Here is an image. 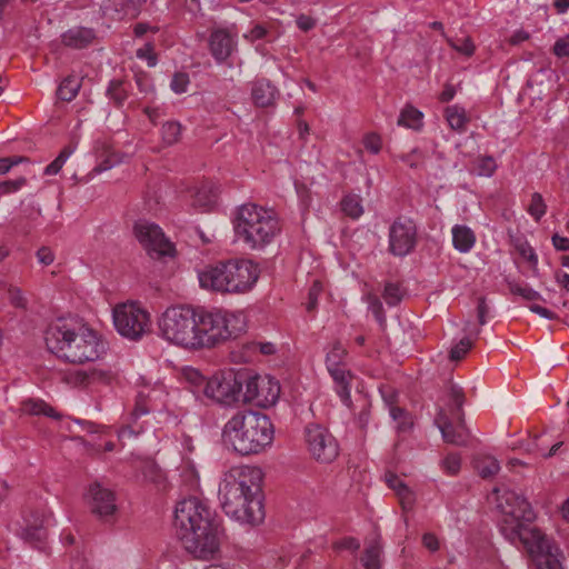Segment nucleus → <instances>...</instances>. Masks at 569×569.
Instances as JSON below:
<instances>
[{"instance_id": "2eb2a0df", "label": "nucleus", "mask_w": 569, "mask_h": 569, "mask_svg": "<svg viewBox=\"0 0 569 569\" xmlns=\"http://www.w3.org/2000/svg\"><path fill=\"white\" fill-rule=\"evenodd\" d=\"M91 512L104 525H113L118 519V506L112 490L94 482L89 487Z\"/></svg>"}, {"instance_id": "0eeeda50", "label": "nucleus", "mask_w": 569, "mask_h": 569, "mask_svg": "<svg viewBox=\"0 0 569 569\" xmlns=\"http://www.w3.org/2000/svg\"><path fill=\"white\" fill-rule=\"evenodd\" d=\"M258 278V266L247 259L218 261L198 271L200 287L221 295L246 293Z\"/></svg>"}, {"instance_id": "58836bf2", "label": "nucleus", "mask_w": 569, "mask_h": 569, "mask_svg": "<svg viewBox=\"0 0 569 569\" xmlns=\"http://www.w3.org/2000/svg\"><path fill=\"white\" fill-rule=\"evenodd\" d=\"M108 96L117 106H121L128 98L127 83L122 80H112L108 87Z\"/></svg>"}, {"instance_id": "5701e85b", "label": "nucleus", "mask_w": 569, "mask_h": 569, "mask_svg": "<svg viewBox=\"0 0 569 569\" xmlns=\"http://www.w3.org/2000/svg\"><path fill=\"white\" fill-rule=\"evenodd\" d=\"M330 376L336 383V391L343 403L348 405L351 401L350 397V382L352 373L347 367L328 369Z\"/></svg>"}, {"instance_id": "f03ea898", "label": "nucleus", "mask_w": 569, "mask_h": 569, "mask_svg": "<svg viewBox=\"0 0 569 569\" xmlns=\"http://www.w3.org/2000/svg\"><path fill=\"white\" fill-rule=\"evenodd\" d=\"M502 512L500 531L511 543H520L539 569H563L562 552L555 541L531 522L535 512L530 503L515 491L498 497Z\"/></svg>"}, {"instance_id": "338daca9", "label": "nucleus", "mask_w": 569, "mask_h": 569, "mask_svg": "<svg viewBox=\"0 0 569 569\" xmlns=\"http://www.w3.org/2000/svg\"><path fill=\"white\" fill-rule=\"evenodd\" d=\"M422 545L431 552L439 550L440 547L438 538L431 532H427L422 536Z\"/></svg>"}, {"instance_id": "774afa93", "label": "nucleus", "mask_w": 569, "mask_h": 569, "mask_svg": "<svg viewBox=\"0 0 569 569\" xmlns=\"http://www.w3.org/2000/svg\"><path fill=\"white\" fill-rule=\"evenodd\" d=\"M37 258H38L39 262L44 264V266L51 264L53 262V260H54L53 252L48 247H41L37 251Z\"/></svg>"}, {"instance_id": "864d4df0", "label": "nucleus", "mask_w": 569, "mask_h": 569, "mask_svg": "<svg viewBox=\"0 0 569 569\" xmlns=\"http://www.w3.org/2000/svg\"><path fill=\"white\" fill-rule=\"evenodd\" d=\"M396 495H397L399 502L403 510L412 509L416 498H415V493L407 485L401 490H399Z\"/></svg>"}, {"instance_id": "c756f323", "label": "nucleus", "mask_w": 569, "mask_h": 569, "mask_svg": "<svg viewBox=\"0 0 569 569\" xmlns=\"http://www.w3.org/2000/svg\"><path fill=\"white\" fill-rule=\"evenodd\" d=\"M348 352L340 341H335L326 357L327 369L347 367L346 357Z\"/></svg>"}, {"instance_id": "f704fd0d", "label": "nucleus", "mask_w": 569, "mask_h": 569, "mask_svg": "<svg viewBox=\"0 0 569 569\" xmlns=\"http://www.w3.org/2000/svg\"><path fill=\"white\" fill-rule=\"evenodd\" d=\"M119 18L137 17L142 4L141 0H111Z\"/></svg>"}, {"instance_id": "5fc2aeb1", "label": "nucleus", "mask_w": 569, "mask_h": 569, "mask_svg": "<svg viewBox=\"0 0 569 569\" xmlns=\"http://www.w3.org/2000/svg\"><path fill=\"white\" fill-rule=\"evenodd\" d=\"M136 54L139 59L147 60L149 67L157 64V54L151 43H146L142 48H139Z\"/></svg>"}, {"instance_id": "9d476101", "label": "nucleus", "mask_w": 569, "mask_h": 569, "mask_svg": "<svg viewBox=\"0 0 569 569\" xmlns=\"http://www.w3.org/2000/svg\"><path fill=\"white\" fill-rule=\"evenodd\" d=\"M303 436L308 452L318 462L330 463L338 457V442L325 426L310 422L305 427Z\"/></svg>"}, {"instance_id": "a211bd4d", "label": "nucleus", "mask_w": 569, "mask_h": 569, "mask_svg": "<svg viewBox=\"0 0 569 569\" xmlns=\"http://www.w3.org/2000/svg\"><path fill=\"white\" fill-rule=\"evenodd\" d=\"M435 422L446 442L456 446L467 445L469 431L466 428L465 418H462V421H458L452 416H448L446 409L441 408L438 410Z\"/></svg>"}, {"instance_id": "c03bdc74", "label": "nucleus", "mask_w": 569, "mask_h": 569, "mask_svg": "<svg viewBox=\"0 0 569 569\" xmlns=\"http://www.w3.org/2000/svg\"><path fill=\"white\" fill-rule=\"evenodd\" d=\"M447 42L453 50L466 57H471L476 51V46L470 37H465L457 41L447 39Z\"/></svg>"}, {"instance_id": "f3484780", "label": "nucleus", "mask_w": 569, "mask_h": 569, "mask_svg": "<svg viewBox=\"0 0 569 569\" xmlns=\"http://www.w3.org/2000/svg\"><path fill=\"white\" fill-rule=\"evenodd\" d=\"M44 516L39 511H28L23 515V526L19 536L27 543L39 550H44L47 529Z\"/></svg>"}, {"instance_id": "680f3d73", "label": "nucleus", "mask_w": 569, "mask_h": 569, "mask_svg": "<svg viewBox=\"0 0 569 569\" xmlns=\"http://www.w3.org/2000/svg\"><path fill=\"white\" fill-rule=\"evenodd\" d=\"M186 379L196 387L206 386L208 381L199 370L193 368H187L183 372Z\"/></svg>"}, {"instance_id": "72a5a7b5", "label": "nucleus", "mask_w": 569, "mask_h": 569, "mask_svg": "<svg viewBox=\"0 0 569 569\" xmlns=\"http://www.w3.org/2000/svg\"><path fill=\"white\" fill-rule=\"evenodd\" d=\"M362 200L357 194L345 196L341 200V210L351 219H358L363 213Z\"/></svg>"}, {"instance_id": "aec40b11", "label": "nucleus", "mask_w": 569, "mask_h": 569, "mask_svg": "<svg viewBox=\"0 0 569 569\" xmlns=\"http://www.w3.org/2000/svg\"><path fill=\"white\" fill-rule=\"evenodd\" d=\"M96 39L94 30L86 27H73L61 34L62 43L71 49H83Z\"/></svg>"}, {"instance_id": "1a4fd4ad", "label": "nucleus", "mask_w": 569, "mask_h": 569, "mask_svg": "<svg viewBox=\"0 0 569 569\" xmlns=\"http://www.w3.org/2000/svg\"><path fill=\"white\" fill-rule=\"evenodd\" d=\"M112 316L117 331L129 340L137 341L150 330V313L137 302L117 305Z\"/></svg>"}, {"instance_id": "dca6fc26", "label": "nucleus", "mask_w": 569, "mask_h": 569, "mask_svg": "<svg viewBox=\"0 0 569 569\" xmlns=\"http://www.w3.org/2000/svg\"><path fill=\"white\" fill-rule=\"evenodd\" d=\"M208 49L214 61L219 64L227 63L238 51V33L229 28H213L208 38Z\"/></svg>"}, {"instance_id": "c85d7f7f", "label": "nucleus", "mask_w": 569, "mask_h": 569, "mask_svg": "<svg viewBox=\"0 0 569 569\" xmlns=\"http://www.w3.org/2000/svg\"><path fill=\"white\" fill-rule=\"evenodd\" d=\"M22 410L29 415L33 416H47L50 418H59L60 416L57 413L54 408L48 405L46 401L41 399H28L22 402Z\"/></svg>"}, {"instance_id": "a19ab883", "label": "nucleus", "mask_w": 569, "mask_h": 569, "mask_svg": "<svg viewBox=\"0 0 569 569\" xmlns=\"http://www.w3.org/2000/svg\"><path fill=\"white\" fill-rule=\"evenodd\" d=\"M74 151V148L71 147V146H66L61 151L60 153L58 154V157L51 162L49 163L46 169H44V173L48 174V176H53V174H57L60 172V170L62 169L63 164L66 163V161L68 160V158L73 153Z\"/></svg>"}, {"instance_id": "a878e982", "label": "nucleus", "mask_w": 569, "mask_h": 569, "mask_svg": "<svg viewBox=\"0 0 569 569\" xmlns=\"http://www.w3.org/2000/svg\"><path fill=\"white\" fill-rule=\"evenodd\" d=\"M149 412H150V408H149L148 398L142 393L138 395V397L136 399L134 408H133L132 412L130 413V422L128 423L127 429L130 432L139 433L143 427L139 426L137 423L138 419H140L142 416L148 415Z\"/></svg>"}, {"instance_id": "a18cd8bd", "label": "nucleus", "mask_w": 569, "mask_h": 569, "mask_svg": "<svg viewBox=\"0 0 569 569\" xmlns=\"http://www.w3.org/2000/svg\"><path fill=\"white\" fill-rule=\"evenodd\" d=\"M382 297L387 305L397 306L402 299V291L398 283L388 282L385 286Z\"/></svg>"}, {"instance_id": "f8f14e48", "label": "nucleus", "mask_w": 569, "mask_h": 569, "mask_svg": "<svg viewBox=\"0 0 569 569\" xmlns=\"http://www.w3.org/2000/svg\"><path fill=\"white\" fill-rule=\"evenodd\" d=\"M134 236L151 258H173L176 248L156 223L141 220L133 227Z\"/></svg>"}, {"instance_id": "0e129e2a", "label": "nucleus", "mask_w": 569, "mask_h": 569, "mask_svg": "<svg viewBox=\"0 0 569 569\" xmlns=\"http://www.w3.org/2000/svg\"><path fill=\"white\" fill-rule=\"evenodd\" d=\"M553 53L560 58L569 56V33L556 41Z\"/></svg>"}, {"instance_id": "37998d69", "label": "nucleus", "mask_w": 569, "mask_h": 569, "mask_svg": "<svg viewBox=\"0 0 569 569\" xmlns=\"http://www.w3.org/2000/svg\"><path fill=\"white\" fill-rule=\"evenodd\" d=\"M63 380L74 388H89L87 370H73L64 375Z\"/></svg>"}, {"instance_id": "7c9ffc66", "label": "nucleus", "mask_w": 569, "mask_h": 569, "mask_svg": "<svg viewBox=\"0 0 569 569\" xmlns=\"http://www.w3.org/2000/svg\"><path fill=\"white\" fill-rule=\"evenodd\" d=\"M423 114L412 106H407L400 112L398 124L418 130L422 127Z\"/></svg>"}, {"instance_id": "4be33fe9", "label": "nucleus", "mask_w": 569, "mask_h": 569, "mask_svg": "<svg viewBox=\"0 0 569 569\" xmlns=\"http://www.w3.org/2000/svg\"><path fill=\"white\" fill-rule=\"evenodd\" d=\"M382 396H383L386 403L389 407L390 417L397 422V427H396L397 431L398 432L409 431L413 426L411 415L406 409L395 405L396 395L393 391H391L389 396H387L383 392Z\"/></svg>"}, {"instance_id": "20e7f679", "label": "nucleus", "mask_w": 569, "mask_h": 569, "mask_svg": "<svg viewBox=\"0 0 569 569\" xmlns=\"http://www.w3.org/2000/svg\"><path fill=\"white\" fill-rule=\"evenodd\" d=\"M174 528L183 548L199 560H210L219 552L220 522L207 503L197 497L179 501Z\"/></svg>"}, {"instance_id": "de8ad7c7", "label": "nucleus", "mask_w": 569, "mask_h": 569, "mask_svg": "<svg viewBox=\"0 0 569 569\" xmlns=\"http://www.w3.org/2000/svg\"><path fill=\"white\" fill-rule=\"evenodd\" d=\"M189 84L190 78L187 72H176L172 76L170 88L174 93L181 94L187 92Z\"/></svg>"}, {"instance_id": "49530a36", "label": "nucleus", "mask_w": 569, "mask_h": 569, "mask_svg": "<svg viewBox=\"0 0 569 569\" xmlns=\"http://www.w3.org/2000/svg\"><path fill=\"white\" fill-rule=\"evenodd\" d=\"M472 348V341L469 338H462L458 343H456L449 353V358L452 361H459L466 357L469 350Z\"/></svg>"}, {"instance_id": "39448f33", "label": "nucleus", "mask_w": 569, "mask_h": 569, "mask_svg": "<svg viewBox=\"0 0 569 569\" xmlns=\"http://www.w3.org/2000/svg\"><path fill=\"white\" fill-rule=\"evenodd\" d=\"M48 350L70 363L98 360L104 353V343L94 330L58 318L44 331Z\"/></svg>"}, {"instance_id": "b1692460", "label": "nucleus", "mask_w": 569, "mask_h": 569, "mask_svg": "<svg viewBox=\"0 0 569 569\" xmlns=\"http://www.w3.org/2000/svg\"><path fill=\"white\" fill-rule=\"evenodd\" d=\"M452 243L458 251L469 252L476 243V234L469 227L456 224L452 228Z\"/></svg>"}, {"instance_id": "6ab92c4d", "label": "nucleus", "mask_w": 569, "mask_h": 569, "mask_svg": "<svg viewBox=\"0 0 569 569\" xmlns=\"http://www.w3.org/2000/svg\"><path fill=\"white\" fill-rule=\"evenodd\" d=\"M465 400L466 398L462 388L450 383L441 398L442 405L439 407V410L443 408L448 416H452L458 421H462V418H465L462 409Z\"/></svg>"}, {"instance_id": "3c124183", "label": "nucleus", "mask_w": 569, "mask_h": 569, "mask_svg": "<svg viewBox=\"0 0 569 569\" xmlns=\"http://www.w3.org/2000/svg\"><path fill=\"white\" fill-rule=\"evenodd\" d=\"M478 172L479 174L490 177L497 169L496 160L490 156L480 157L478 159Z\"/></svg>"}, {"instance_id": "2f4dec72", "label": "nucleus", "mask_w": 569, "mask_h": 569, "mask_svg": "<svg viewBox=\"0 0 569 569\" xmlns=\"http://www.w3.org/2000/svg\"><path fill=\"white\" fill-rule=\"evenodd\" d=\"M80 87V82L74 77H67L60 83L57 96L60 100L70 102L77 97Z\"/></svg>"}, {"instance_id": "052dcab7", "label": "nucleus", "mask_w": 569, "mask_h": 569, "mask_svg": "<svg viewBox=\"0 0 569 569\" xmlns=\"http://www.w3.org/2000/svg\"><path fill=\"white\" fill-rule=\"evenodd\" d=\"M27 160L26 157L21 156L0 158V174L7 173L12 167Z\"/></svg>"}, {"instance_id": "6e6552de", "label": "nucleus", "mask_w": 569, "mask_h": 569, "mask_svg": "<svg viewBox=\"0 0 569 569\" xmlns=\"http://www.w3.org/2000/svg\"><path fill=\"white\" fill-rule=\"evenodd\" d=\"M236 234L251 249H262L280 233L274 210L248 202L240 206L233 221Z\"/></svg>"}, {"instance_id": "ea45409f", "label": "nucleus", "mask_w": 569, "mask_h": 569, "mask_svg": "<svg viewBox=\"0 0 569 569\" xmlns=\"http://www.w3.org/2000/svg\"><path fill=\"white\" fill-rule=\"evenodd\" d=\"M162 140L171 146L179 141L181 136V124L177 121H168L161 128Z\"/></svg>"}, {"instance_id": "4468645a", "label": "nucleus", "mask_w": 569, "mask_h": 569, "mask_svg": "<svg viewBox=\"0 0 569 569\" xmlns=\"http://www.w3.org/2000/svg\"><path fill=\"white\" fill-rule=\"evenodd\" d=\"M241 388L246 386L243 392V401L267 406L276 402L280 388L278 383L272 382L267 377L251 376L247 371H241Z\"/></svg>"}, {"instance_id": "c9c22d12", "label": "nucleus", "mask_w": 569, "mask_h": 569, "mask_svg": "<svg viewBox=\"0 0 569 569\" xmlns=\"http://www.w3.org/2000/svg\"><path fill=\"white\" fill-rule=\"evenodd\" d=\"M382 550L380 545L375 541L370 543L366 550L365 555L362 557V563L366 569H380L381 568V557Z\"/></svg>"}, {"instance_id": "cd10ccee", "label": "nucleus", "mask_w": 569, "mask_h": 569, "mask_svg": "<svg viewBox=\"0 0 569 569\" xmlns=\"http://www.w3.org/2000/svg\"><path fill=\"white\" fill-rule=\"evenodd\" d=\"M218 194L212 184L201 186L193 196V206L209 210L217 202Z\"/></svg>"}, {"instance_id": "f257e3e1", "label": "nucleus", "mask_w": 569, "mask_h": 569, "mask_svg": "<svg viewBox=\"0 0 569 569\" xmlns=\"http://www.w3.org/2000/svg\"><path fill=\"white\" fill-rule=\"evenodd\" d=\"M159 331L168 342L188 350L213 348L244 330L242 312L171 306L159 319Z\"/></svg>"}, {"instance_id": "09e8293b", "label": "nucleus", "mask_w": 569, "mask_h": 569, "mask_svg": "<svg viewBox=\"0 0 569 569\" xmlns=\"http://www.w3.org/2000/svg\"><path fill=\"white\" fill-rule=\"evenodd\" d=\"M442 468L449 476H456L461 468V457L459 453H448L442 460Z\"/></svg>"}, {"instance_id": "4c0bfd02", "label": "nucleus", "mask_w": 569, "mask_h": 569, "mask_svg": "<svg viewBox=\"0 0 569 569\" xmlns=\"http://www.w3.org/2000/svg\"><path fill=\"white\" fill-rule=\"evenodd\" d=\"M90 387L96 385H111L116 375L109 369L93 368L87 370Z\"/></svg>"}, {"instance_id": "9b49d317", "label": "nucleus", "mask_w": 569, "mask_h": 569, "mask_svg": "<svg viewBox=\"0 0 569 569\" xmlns=\"http://www.w3.org/2000/svg\"><path fill=\"white\" fill-rule=\"evenodd\" d=\"M241 379V371L233 369L219 371L208 379L203 393L219 403L230 405L239 400Z\"/></svg>"}, {"instance_id": "7ed1b4c3", "label": "nucleus", "mask_w": 569, "mask_h": 569, "mask_svg": "<svg viewBox=\"0 0 569 569\" xmlns=\"http://www.w3.org/2000/svg\"><path fill=\"white\" fill-rule=\"evenodd\" d=\"M263 472L259 467L236 466L230 468L219 487L221 507L227 516L251 526L264 519Z\"/></svg>"}, {"instance_id": "4d7b16f0", "label": "nucleus", "mask_w": 569, "mask_h": 569, "mask_svg": "<svg viewBox=\"0 0 569 569\" xmlns=\"http://www.w3.org/2000/svg\"><path fill=\"white\" fill-rule=\"evenodd\" d=\"M365 148L373 154L379 153L382 147L381 138L377 133H368L363 138Z\"/></svg>"}, {"instance_id": "393cba45", "label": "nucleus", "mask_w": 569, "mask_h": 569, "mask_svg": "<svg viewBox=\"0 0 569 569\" xmlns=\"http://www.w3.org/2000/svg\"><path fill=\"white\" fill-rule=\"evenodd\" d=\"M473 468L481 478L487 479L498 473L500 465L492 456L477 455L473 458Z\"/></svg>"}, {"instance_id": "8fccbe9b", "label": "nucleus", "mask_w": 569, "mask_h": 569, "mask_svg": "<svg viewBox=\"0 0 569 569\" xmlns=\"http://www.w3.org/2000/svg\"><path fill=\"white\" fill-rule=\"evenodd\" d=\"M400 159L402 162H405L407 166H409L412 169L421 168L425 162V156L418 149H413L411 152L401 156Z\"/></svg>"}, {"instance_id": "69168bd1", "label": "nucleus", "mask_w": 569, "mask_h": 569, "mask_svg": "<svg viewBox=\"0 0 569 569\" xmlns=\"http://www.w3.org/2000/svg\"><path fill=\"white\" fill-rule=\"evenodd\" d=\"M320 291H321V286L318 282L313 283V286L310 288L309 295H308V303H307V310L309 312L313 311L317 308L318 296H319Z\"/></svg>"}, {"instance_id": "79ce46f5", "label": "nucleus", "mask_w": 569, "mask_h": 569, "mask_svg": "<svg viewBox=\"0 0 569 569\" xmlns=\"http://www.w3.org/2000/svg\"><path fill=\"white\" fill-rule=\"evenodd\" d=\"M528 213L536 220L540 221V219L546 214L547 212V204L545 203V200L539 192H535L531 196V201L528 207Z\"/></svg>"}, {"instance_id": "e2e57ef3", "label": "nucleus", "mask_w": 569, "mask_h": 569, "mask_svg": "<svg viewBox=\"0 0 569 569\" xmlns=\"http://www.w3.org/2000/svg\"><path fill=\"white\" fill-rule=\"evenodd\" d=\"M333 548L336 550L347 549L351 551H357L360 548L359 541L353 537H346L340 541L333 543Z\"/></svg>"}, {"instance_id": "6e6d98bb", "label": "nucleus", "mask_w": 569, "mask_h": 569, "mask_svg": "<svg viewBox=\"0 0 569 569\" xmlns=\"http://www.w3.org/2000/svg\"><path fill=\"white\" fill-rule=\"evenodd\" d=\"M519 254L531 264H537L538 258L533 248L527 241H520L516 244Z\"/></svg>"}, {"instance_id": "ddd939ff", "label": "nucleus", "mask_w": 569, "mask_h": 569, "mask_svg": "<svg viewBox=\"0 0 569 569\" xmlns=\"http://www.w3.org/2000/svg\"><path fill=\"white\" fill-rule=\"evenodd\" d=\"M388 251L395 257L410 254L418 241V230L415 221L407 217H398L389 227Z\"/></svg>"}, {"instance_id": "603ef678", "label": "nucleus", "mask_w": 569, "mask_h": 569, "mask_svg": "<svg viewBox=\"0 0 569 569\" xmlns=\"http://www.w3.org/2000/svg\"><path fill=\"white\" fill-rule=\"evenodd\" d=\"M27 184V179L20 177L14 180H6L0 182V194H9L17 192Z\"/></svg>"}, {"instance_id": "412c9836", "label": "nucleus", "mask_w": 569, "mask_h": 569, "mask_svg": "<svg viewBox=\"0 0 569 569\" xmlns=\"http://www.w3.org/2000/svg\"><path fill=\"white\" fill-rule=\"evenodd\" d=\"M278 90L269 80L259 79L252 84L251 97L257 107L266 108L274 103Z\"/></svg>"}, {"instance_id": "bb28decb", "label": "nucleus", "mask_w": 569, "mask_h": 569, "mask_svg": "<svg viewBox=\"0 0 569 569\" xmlns=\"http://www.w3.org/2000/svg\"><path fill=\"white\" fill-rule=\"evenodd\" d=\"M445 117L450 128L456 131H463L469 122L466 110L457 104L447 107L445 110Z\"/></svg>"}, {"instance_id": "423d86ee", "label": "nucleus", "mask_w": 569, "mask_h": 569, "mask_svg": "<svg viewBox=\"0 0 569 569\" xmlns=\"http://www.w3.org/2000/svg\"><path fill=\"white\" fill-rule=\"evenodd\" d=\"M274 428L259 411L239 410L223 426L222 442L241 456L257 455L271 446Z\"/></svg>"}, {"instance_id": "473e14b6", "label": "nucleus", "mask_w": 569, "mask_h": 569, "mask_svg": "<svg viewBox=\"0 0 569 569\" xmlns=\"http://www.w3.org/2000/svg\"><path fill=\"white\" fill-rule=\"evenodd\" d=\"M140 472L146 481L154 485H161L164 480L162 470L152 460H144L141 462Z\"/></svg>"}, {"instance_id": "e433bc0d", "label": "nucleus", "mask_w": 569, "mask_h": 569, "mask_svg": "<svg viewBox=\"0 0 569 569\" xmlns=\"http://www.w3.org/2000/svg\"><path fill=\"white\" fill-rule=\"evenodd\" d=\"M507 286L512 295L520 296L528 301H536L541 299L540 293L527 284H521L515 280L507 279Z\"/></svg>"}, {"instance_id": "bf43d9fd", "label": "nucleus", "mask_w": 569, "mask_h": 569, "mask_svg": "<svg viewBox=\"0 0 569 569\" xmlns=\"http://www.w3.org/2000/svg\"><path fill=\"white\" fill-rule=\"evenodd\" d=\"M8 293L12 306L21 309L27 308L28 301L19 288H10Z\"/></svg>"}, {"instance_id": "13d9d810", "label": "nucleus", "mask_w": 569, "mask_h": 569, "mask_svg": "<svg viewBox=\"0 0 569 569\" xmlns=\"http://www.w3.org/2000/svg\"><path fill=\"white\" fill-rule=\"evenodd\" d=\"M369 308L372 311V313H373L375 318L377 319V321L381 326H385V323H386V315H385L383 306H382L381 301L379 300V298L372 297L370 299Z\"/></svg>"}]
</instances>
